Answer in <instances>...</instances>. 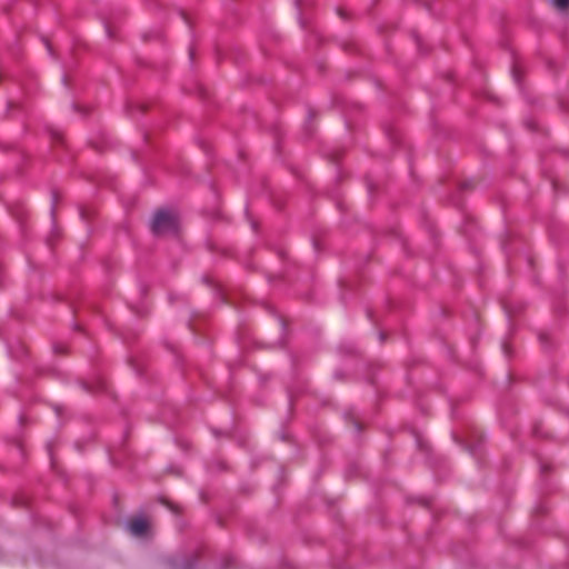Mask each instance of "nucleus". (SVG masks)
I'll return each instance as SVG.
<instances>
[{"label": "nucleus", "mask_w": 569, "mask_h": 569, "mask_svg": "<svg viewBox=\"0 0 569 569\" xmlns=\"http://www.w3.org/2000/svg\"><path fill=\"white\" fill-rule=\"evenodd\" d=\"M179 229V219L174 210L160 209L156 212L151 230L156 236L177 234Z\"/></svg>", "instance_id": "1"}, {"label": "nucleus", "mask_w": 569, "mask_h": 569, "mask_svg": "<svg viewBox=\"0 0 569 569\" xmlns=\"http://www.w3.org/2000/svg\"><path fill=\"white\" fill-rule=\"evenodd\" d=\"M129 530L133 536L140 537L142 536V516H136L129 522Z\"/></svg>", "instance_id": "2"}, {"label": "nucleus", "mask_w": 569, "mask_h": 569, "mask_svg": "<svg viewBox=\"0 0 569 569\" xmlns=\"http://www.w3.org/2000/svg\"><path fill=\"white\" fill-rule=\"evenodd\" d=\"M551 2L559 10L569 8V0H551Z\"/></svg>", "instance_id": "3"}, {"label": "nucleus", "mask_w": 569, "mask_h": 569, "mask_svg": "<svg viewBox=\"0 0 569 569\" xmlns=\"http://www.w3.org/2000/svg\"><path fill=\"white\" fill-rule=\"evenodd\" d=\"M143 528H144V539L147 538L148 536V522H147V519L144 518V525H143Z\"/></svg>", "instance_id": "4"}, {"label": "nucleus", "mask_w": 569, "mask_h": 569, "mask_svg": "<svg viewBox=\"0 0 569 569\" xmlns=\"http://www.w3.org/2000/svg\"><path fill=\"white\" fill-rule=\"evenodd\" d=\"M513 78L516 79V81H518L516 71H513Z\"/></svg>", "instance_id": "5"}, {"label": "nucleus", "mask_w": 569, "mask_h": 569, "mask_svg": "<svg viewBox=\"0 0 569 569\" xmlns=\"http://www.w3.org/2000/svg\"><path fill=\"white\" fill-rule=\"evenodd\" d=\"M188 569H193V568L190 566V567H188Z\"/></svg>", "instance_id": "6"}]
</instances>
